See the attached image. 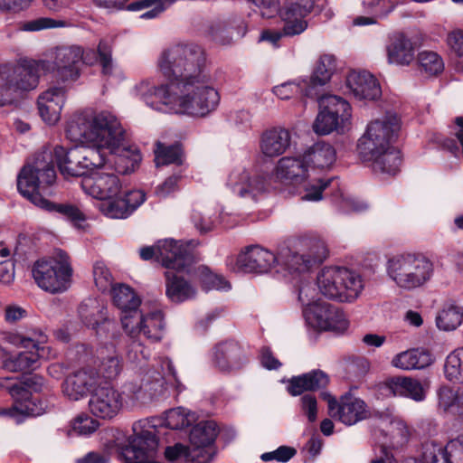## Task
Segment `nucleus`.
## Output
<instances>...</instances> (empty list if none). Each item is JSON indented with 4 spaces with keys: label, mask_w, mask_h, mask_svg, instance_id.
Returning <instances> with one entry per match:
<instances>
[{
    "label": "nucleus",
    "mask_w": 463,
    "mask_h": 463,
    "mask_svg": "<svg viewBox=\"0 0 463 463\" xmlns=\"http://www.w3.org/2000/svg\"><path fill=\"white\" fill-rule=\"evenodd\" d=\"M167 91L168 112L205 117L220 103V95L205 74L183 84H170Z\"/></svg>",
    "instance_id": "3"
},
{
    "label": "nucleus",
    "mask_w": 463,
    "mask_h": 463,
    "mask_svg": "<svg viewBox=\"0 0 463 463\" xmlns=\"http://www.w3.org/2000/svg\"><path fill=\"white\" fill-rule=\"evenodd\" d=\"M336 71V59L333 54H323L316 63L314 72L308 85L305 89V95L311 97L317 86L326 85Z\"/></svg>",
    "instance_id": "35"
},
{
    "label": "nucleus",
    "mask_w": 463,
    "mask_h": 463,
    "mask_svg": "<svg viewBox=\"0 0 463 463\" xmlns=\"http://www.w3.org/2000/svg\"><path fill=\"white\" fill-rule=\"evenodd\" d=\"M346 87L357 99L373 100L381 96L379 82L368 71H352L346 78Z\"/></svg>",
    "instance_id": "25"
},
{
    "label": "nucleus",
    "mask_w": 463,
    "mask_h": 463,
    "mask_svg": "<svg viewBox=\"0 0 463 463\" xmlns=\"http://www.w3.org/2000/svg\"><path fill=\"white\" fill-rule=\"evenodd\" d=\"M182 156V148L179 144L165 146L161 142H156V148L155 149L156 166L170 164L181 165L183 163Z\"/></svg>",
    "instance_id": "51"
},
{
    "label": "nucleus",
    "mask_w": 463,
    "mask_h": 463,
    "mask_svg": "<svg viewBox=\"0 0 463 463\" xmlns=\"http://www.w3.org/2000/svg\"><path fill=\"white\" fill-rule=\"evenodd\" d=\"M386 52L390 64L407 66L415 59L414 43L411 39L402 33H396L390 37Z\"/></svg>",
    "instance_id": "27"
},
{
    "label": "nucleus",
    "mask_w": 463,
    "mask_h": 463,
    "mask_svg": "<svg viewBox=\"0 0 463 463\" xmlns=\"http://www.w3.org/2000/svg\"><path fill=\"white\" fill-rule=\"evenodd\" d=\"M111 290L113 303L121 310V313L138 308L141 304L138 296L127 285L113 287Z\"/></svg>",
    "instance_id": "48"
},
{
    "label": "nucleus",
    "mask_w": 463,
    "mask_h": 463,
    "mask_svg": "<svg viewBox=\"0 0 463 463\" xmlns=\"http://www.w3.org/2000/svg\"><path fill=\"white\" fill-rule=\"evenodd\" d=\"M447 450L454 463H463V433L447 444Z\"/></svg>",
    "instance_id": "64"
},
{
    "label": "nucleus",
    "mask_w": 463,
    "mask_h": 463,
    "mask_svg": "<svg viewBox=\"0 0 463 463\" xmlns=\"http://www.w3.org/2000/svg\"><path fill=\"white\" fill-rule=\"evenodd\" d=\"M71 272L68 256L61 250L55 258L36 261L33 268V276L37 285L51 293L65 291L69 287Z\"/></svg>",
    "instance_id": "10"
},
{
    "label": "nucleus",
    "mask_w": 463,
    "mask_h": 463,
    "mask_svg": "<svg viewBox=\"0 0 463 463\" xmlns=\"http://www.w3.org/2000/svg\"><path fill=\"white\" fill-rule=\"evenodd\" d=\"M109 151L110 156L106 158V163L112 164L119 174L126 175L133 172L141 161L139 151L136 147L126 146L124 142L120 148Z\"/></svg>",
    "instance_id": "36"
},
{
    "label": "nucleus",
    "mask_w": 463,
    "mask_h": 463,
    "mask_svg": "<svg viewBox=\"0 0 463 463\" xmlns=\"http://www.w3.org/2000/svg\"><path fill=\"white\" fill-rule=\"evenodd\" d=\"M66 100V90L52 86L43 92L37 100L42 119L48 125H55L61 118V112Z\"/></svg>",
    "instance_id": "22"
},
{
    "label": "nucleus",
    "mask_w": 463,
    "mask_h": 463,
    "mask_svg": "<svg viewBox=\"0 0 463 463\" xmlns=\"http://www.w3.org/2000/svg\"><path fill=\"white\" fill-rule=\"evenodd\" d=\"M204 63L203 49L192 43L172 45L157 60L158 70L169 80V84H183L204 75Z\"/></svg>",
    "instance_id": "4"
},
{
    "label": "nucleus",
    "mask_w": 463,
    "mask_h": 463,
    "mask_svg": "<svg viewBox=\"0 0 463 463\" xmlns=\"http://www.w3.org/2000/svg\"><path fill=\"white\" fill-rule=\"evenodd\" d=\"M75 147L77 153L74 154L73 159H79L80 166L82 168V178L89 175V172H93V169L106 165L104 150L99 146H75Z\"/></svg>",
    "instance_id": "39"
},
{
    "label": "nucleus",
    "mask_w": 463,
    "mask_h": 463,
    "mask_svg": "<svg viewBox=\"0 0 463 463\" xmlns=\"http://www.w3.org/2000/svg\"><path fill=\"white\" fill-rule=\"evenodd\" d=\"M82 60V49L80 46H62L56 48L51 71L63 82L75 81L80 77Z\"/></svg>",
    "instance_id": "16"
},
{
    "label": "nucleus",
    "mask_w": 463,
    "mask_h": 463,
    "mask_svg": "<svg viewBox=\"0 0 463 463\" xmlns=\"http://www.w3.org/2000/svg\"><path fill=\"white\" fill-rule=\"evenodd\" d=\"M150 355L149 350L137 338H130L127 345L126 356L130 363L141 364Z\"/></svg>",
    "instance_id": "59"
},
{
    "label": "nucleus",
    "mask_w": 463,
    "mask_h": 463,
    "mask_svg": "<svg viewBox=\"0 0 463 463\" xmlns=\"http://www.w3.org/2000/svg\"><path fill=\"white\" fill-rule=\"evenodd\" d=\"M278 260L270 250L251 245L239 254L236 264L242 272L263 274L269 272Z\"/></svg>",
    "instance_id": "20"
},
{
    "label": "nucleus",
    "mask_w": 463,
    "mask_h": 463,
    "mask_svg": "<svg viewBox=\"0 0 463 463\" xmlns=\"http://www.w3.org/2000/svg\"><path fill=\"white\" fill-rule=\"evenodd\" d=\"M56 180V172L51 161V155L43 153L33 163L24 165L17 177L20 194L34 205L48 212H54L71 222L85 220L83 213L75 205L54 203L42 194Z\"/></svg>",
    "instance_id": "1"
},
{
    "label": "nucleus",
    "mask_w": 463,
    "mask_h": 463,
    "mask_svg": "<svg viewBox=\"0 0 463 463\" xmlns=\"http://www.w3.org/2000/svg\"><path fill=\"white\" fill-rule=\"evenodd\" d=\"M298 247L308 257L312 266L321 263L327 257L326 245L318 237L304 236L299 239Z\"/></svg>",
    "instance_id": "46"
},
{
    "label": "nucleus",
    "mask_w": 463,
    "mask_h": 463,
    "mask_svg": "<svg viewBox=\"0 0 463 463\" xmlns=\"http://www.w3.org/2000/svg\"><path fill=\"white\" fill-rule=\"evenodd\" d=\"M193 269L191 264L189 272L168 269L165 271V295L175 303H182L193 299L196 296L195 287L186 279L181 272L190 274Z\"/></svg>",
    "instance_id": "24"
},
{
    "label": "nucleus",
    "mask_w": 463,
    "mask_h": 463,
    "mask_svg": "<svg viewBox=\"0 0 463 463\" xmlns=\"http://www.w3.org/2000/svg\"><path fill=\"white\" fill-rule=\"evenodd\" d=\"M43 378L38 374L25 376L23 382L11 378L0 379V388L6 389L14 400L13 405L3 410L0 414L6 415L19 422L24 416L36 415L34 404L31 400L32 392H41Z\"/></svg>",
    "instance_id": "9"
},
{
    "label": "nucleus",
    "mask_w": 463,
    "mask_h": 463,
    "mask_svg": "<svg viewBox=\"0 0 463 463\" xmlns=\"http://www.w3.org/2000/svg\"><path fill=\"white\" fill-rule=\"evenodd\" d=\"M307 324L318 330L343 333L347 330L349 321L337 307L325 301H316L303 310Z\"/></svg>",
    "instance_id": "12"
},
{
    "label": "nucleus",
    "mask_w": 463,
    "mask_h": 463,
    "mask_svg": "<svg viewBox=\"0 0 463 463\" xmlns=\"http://www.w3.org/2000/svg\"><path fill=\"white\" fill-rule=\"evenodd\" d=\"M400 130V119L395 114L388 113L371 121L365 133L360 137L357 150L361 158H372L379 151L392 146Z\"/></svg>",
    "instance_id": "8"
},
{
    "label": "nucleus",
    "mask_w": 463,
    "mask_h": 463,
    "mask_svg": "<svg viewBox=\"0 0 463 463\" xmlns=\"http://www.w3.org/2000/svg\"><path fill=\"white\" fill-rule=\"evenodd\" d=\"M82 322L88 326H96L106 318V307L103 301L95 298L84 299L78 309Z\"/></svg>",
    "instance_id": "42"
},
{
    "label": "nucleus",
    "mask_w": 463,
    "mask_h": 463,
    "mask_svg": "<svg viewBox=\"0 0 463 463\" xmlns=\"http://www.w3.org/2000/svg\"><path fill=\"white\" fill-rule=\"evenodd\" d=\"M320 397L327 402L330 417L345 425H354L369 416L365 402L359 398L345 395L337 401L326 392H322Z\"/></svg>",
    "instance_id": "14"
},
{
    "label": "nucleus",
    "mask_w": 463,
    "mask_h": 463,
    "mask_svg": "<svg viewBox=\"0 0 463 463\" xmlns=\"http://www.w3.org/2000/svg\"><path fill=\"white\" fill-rule=\"evenodd\" d=\"M145 317L146 315L138 308L121 313L122 327L129 338H137L139 334H142L141 326H143Z\"/></svg>",
    "instance_id": "54"
},
{
    "label": "nucleus",
    "mask_w": 463,
    "mask_h": 463,
    "mask_svg": "<svg viewBox=\"0 0 463 463\" xmlns=\"http://www.w3.org/2000/svg\"><path fill=\"white\" fill-rule=\"evenodd\" d=\"M291 135L282 128H273L263 132L260 137V150L264 156L275 157L284 154L289 147Z\"/></svg>",
    "instance_id": "29"
},
{
    "label": "nucleus",
    "mask_w": 463,
    "mask_h": 463,
    "mask_svg": "<svg viewBox=\"0 0 463 463\" xmlns=\"http://www.w3.org/2000/svg\"><path fill=\"white\" fill-rule=\"evenodd\" d=\"M307 166L302 157L285 156L279 160L275 177L282 183L300 182L305 179Z\"/></svg>",
    "instance_id": "32"
},
{
    "label": "nucleus",
    "mask_w": 463,
    "mask_h": 463,
    "mask_svg": "<svg viewBox=\"0 0 463 463\" xmlns=\"http://www.w3.org/2000/svg\"><path fill=\"white\" fill-rule=\"evenodd\" d=\"M199 245V241L190 240L185 242L166 239L159 241L156 246L140 249V257L144 260L156 258V260L167 269L189 272L194 258L192 249Z\"/></svg>",
    "instance_id": "7"
},
{
    "label": "nucleus",
    "mask_w": 463,
    "mask_h": 463,
    "mask_svg": "<svg viewBox=\"0 0 463 463\" xmlns=\"http://www.w3.org/2000/svg\"><path fill=\"white\" fill-rule=\"evenodd\" d=\"M422 457L426 463H454L448 453L447 447L443 449L432 443L424 447Z\"/></svg>",
    "instance_id": "60"
},
{
    "label": "nucleus",
    "mask_w": 463,
    "mask_h": 463,
    "mask_svg": "<svg viewBox=\"0 0 463 463\" xmlns=\"http://www.w3.org/2000/svg\"><path fill=\"white\" fill-rule=\"evenodd\" d=\"M384 388L393 396L410 398L422 402L426 397V387L420 380L410 376H394L384 382Z\"/></svg>",
    "instance_id": "28"
},
{
    "label": "nucleus",
    "mask_w": 463,
    "mask_h": 463,
    "mask_svg": "<svg viewBox=\"0 0 463 463\" xmlns=\"http://www.w3.org/2000/svg\"><path fill=\"white\" fill-rule=\"evenodd\" d=\"M315 0H283L279 16L284 23L286 36L302 33L307 27L305 17L311 13Z\"/></svg>",
    "instance_id": "17"
},
{
    "label": "nucleus",
    "mask_w": 463,
    "mask_h": 463,
    "mask_svg": "<svg viewBox=\"0 0 463 463\" xmlns=\"http://www.w3.org/2000/svg\"><path fill=\"white\" fill-rule=\"evenodd\" d=\"M226 185L232 193L243 199L256 201L266 191V181L262 176L250 175L244 168L233 169L227 179Z\"/></svg>",
    "instance_id": "19"
},
{
    "label": "nucleus",
    "mask_w": 463,
    "mask_h": 463,
    "mask_svg": "<svg viewBox=\"0 0 463 463\" xmlns=\"http://www.w3.org/2000/svg\"><path fill=\"white\" fill-rule=\"evenodd\" d=\"M93 279L96 287L102 292L112 289L113 277L109 268L102 261L93 265Z\"/></svg>",
    "instance_id": "57"
},
{
    "label": "nucleus",
    "mask_w": 463,
    "mask_h": 463,
    "mask_svg": "<svg viewBox=\"0 0 463 463\" xmlns=\"http://www.w3.org/2000/svg\"><path fill=\"white\" fill-rule=\"evenodd\" d=\"M213 362L220 370L231 372L241 368L247 359L237 342L227 340L214 346Z\"/></svg>",
    "instance_id": "23"
},
{
    "label": "nucleus",
    "mask_w": 463,
    "mask_h": 463,
    "mask_svg": "<svg viewBox=\"0 0 463 463\" xmlns=\"http://www.w3.org/2000/svg\"><path fill=\"white\" fill-rule=\"evenodd\" d=\"M51 71L48 61L25 60L14 68L8 78L10 83L19 90H30L36 88L41 74Z\"/></svg>",
    "instance_id": "21"
},
{
    "label": "nucleus",
    "mask_w": 463,
    "mask_h": 463,
    "mask_svg": "<svg viewBox=\"0 0 463 463\" xmlns=\"http://www.w3.org/2000/svg\"><path fill=\"white\" fill-rule=\"evenodd\" d=\"M364 161L371 162L374 172L394 175L398 173L402 158L400 151L393 146L384 151H379L372 158H362Z\"/></svg>",
    "instance_id": "38"
},
{
    "label": "nucleus",
    "mask_w": 463,
    "mask_h": 463,
    "mask_svg": "<svg viewBox=\"0 0 463 463\" xmlns=\"http://www.w3.org/2000/svg\"><path fill=\"white\" fill-rule=\"evenodd\" d=\"M320 111L313 125L317 134L344 132L351 118V108L341 97L324 95L318 99Z\"/></svg>",
    "instance_id": "11"
},
{
    "label": "nucleus",
    "mask_w": 463,
    "mask_h": 463,
    "mask_svg": "<svg viewBox=\"0 0 463 463\" xmlns=\"http://www.w3.org/2000/svg\"><path fill=\"white\" fill-rule=\"evenodd\" d=\"M218 434L217 425L213 420L197 423L191 430V448L186 454V463H208L213 454V447Z\"/></svg>",
    "instance_id": "13"
},
{
    "label": "nucleus",
    "mask_w": 463,
    "mask_h": 463,
    "mask_svg": "<svg viewBox=\"0 0 463 463\" xmlns=\"http://www.w3.org/2000/svg\"><path fill=\"white\" fill-rule=\"evenodd\" d=\"M307 168H326L335 160V150L325 142H317L310 146L303 155Z\"/></svg>",
    "instance_id": "40"
},
{
    "label": "nucleus",
    "mask_w": 463,
    "mask_h": 463,
    "mask_svg": "<svg viewBox=\"0 0 463 463\" xmlns=\"http://www.w3.org/2000/svg\"><path fill=\"white\" fill-rule=\"evenodd\" d=\"M165 323L161 311L156 310L146 314L141 331L144 336L153 342L160 341L164 335Z\"/></svg>",
    "instance_id": "49"
},
{
    "label": "nucleus",
    "mask_w": 463,
    "mask_h": 463,
    "mask_svg": "<svg viewBox=\"0 0 463 463\" xmlns=\"http://www.w3.org/2000/svg\"><path fill=\"white\" fill-rule=\"evenodd\" d=\"M45 356V351H24L17 354H10L8 353L7 363L5 364V369L10 372H21L25 370L34 369L40 358Z\"/></svg>",
    "instance_id": "44"
},
{
    "label": "nucleus",
    "mask_w": 463,
    "mask_h": 463,
    "mask_svg": "<svg viewBox=\"0 0 463 463\" xmlns=\"http://www.w3.org/2000/svg\"><path fill=\"white\" fill-rule=\"evenodd\" d=\"M124 405V397L111 386H99L93 390L89 401L90 412L100 419L110 420L117 416Z\"/></svg>",
    "instance_id": "18"
},
{
    "label": "nucleus",
    "mask_w": 463,
    "mask_h": 463,
    "mask_svg": "<svg viewBox=\"0 0 463 463\" xmlns=\"http://www.w3.org/2000/svg\"><path fill=\"white\" fill-rule=\"evenodd\" d=\"M329 376L324 371L313 370L292 377L288 381V391L291 395L297 396L304 392L322 390L329 384Z\"/></svg>",
    "instance_id": "30"
},
{
    "label": "nucleus",
    "mask_w": 463,
    "mask_h": 463,
    "mask_svg": "<svg viewBox=\"0 0 463 463\" xmlns=\"http://www.w3.org/2000/svg\"><path fill=\"white\" fill-rule=\"evenodd\" d=\"M121 394L122 396L125 395L131 402L132 405L136 402H146L148 400L143 381L140 384L135 383L126 384L125 390Z\"/></svg>",
    "instance_id": "63"
},
{
    "label": "nucleus",
    "mask_w": 463,
    "mask_h": 463,
    "mask_svg": "<svg viewBox=\"0 0 463 463\" xmlns=\"http://www.w3.org/2000/svg\"><path fill=\"white\" fill-rule=\"evenodd\" d=\"M82 190L98 200H109L118 195L122 184L113 172L96 170L85 175L80 182Z\"/></svg>",
    "instance_id": "15"
},
{
    "label": "nucleus",
    "mask_w": 463,
    "mask_h": 463,
    "mask_svg": "<svg viewBox=\"0 0 463 463\" xmlns=\"http://www.w3.org/2000/svg\"><path fill=\"white\" fill-rule=\"evenodd\" d=\"M98 58L102 67V73L105 75L111 74L113 70L111 46L104 40L99 42L97 52L93 50H88L86 52L82 50L81 63L91 65L98 61Z\"/></svg>",
    "instance_id": "47"
},
{
    "label": "nucleus",
    "mask_w": 463,
    "mask_h": 463,
    "mask_svg": "<svg viewBox=\"0 0 463 463\" xmlns=\"http://www.w3.org/2000/svg\"><path fill=\"white\" fill-rule=\"evenodd\" d=\"M196 420L195 414L191 411L177 407L165 413V425L172 430H181L190 426Z\"/></svg>",
    "instance_id": "53"
},
{
    "label": "nucleus",
    "mask_w": 463,
    "mask_h": 463,
    "mask_svg": "<svg viewBox=\"0 0 463 463\" xmlns=\"http://www.w3.org/2000/svg\"><path fill=\"white\" fill-rule=\"evenodd\" d=\"M317 281L322 295L339 302L356 299L364 288L361 276L345 268L326 267Z\"/></svg>",
    "instance_id": "6"
},
{
    "label": "nucleus",
    "mask_w": 463,
    "mask_h": 463,
    "mask_svg": "<svg viewBox=\"0 0 463 463\" xmlns=\"http://www.w3.org/2000/svg\"><path fill=\"white\" fill-rule=\"evenodd\" d=\"M445 377L455 383H463V347L452 351L444 364Z\"/></svg>",
    "instance_id": "52"
},
{
    "label": "nucleus",
    "mask_w": 463,
    "mask_h": 463,
    "mask_svg": "<svg viewBox=\"0 0 463 463\" xmlns=\"http://www.w3.org/2000/svg\"><path fill=\"white\" fill-rule=\"evenodd\" d=\"M99 209L106 216L113 219L127 218L130 215L128 203H125L121 193L112 199L104 200Z\"/></svg>",
    "instance_id": "55"
},
{
    "label": "nucleus",
    "mask_w": 463,
    "mask_h": 463,
    "mask_svg": "<svg viewBox=\"0 0 463 463\" xmlns=\"http://www.w3.org/2000/svg\"><path fill=\"white\" fill-rule=\"evenodd\" d=\"M332 180L328 179L324 181L318 179L313 184H309L306 186L302 200L305 201H319L322 199L323 191L331 184Z\"/></svg>",
    "instance_id": "62"
},
{
    "label": "nucleus",
    "mask_w": 463,
    "mask_h": 463,
    "mask_svg": "<svg viewBox=\"0 0 463 463\" xmlns=\"http://www.w3.org/2000/svg\"><path fill=\"white\" fill-rule=\"evenodd\" d=\"M462 320V307L452 302H449L446 303L438 312L436 317V325L440 330L452 331L461 325Z\"/></svg>",
    "instance_id": "45"
},
{
    "label": "nucleus",
    "mask_w": 463,
    "mask_h": 463,
    "mask_svg": "<svg viewBox=\"0 0 463 463\" xmlns=\"http://www.w3.org/2000/svg\"><path fill=\"white\" fill-rule=\"evenodd\" d=\"M98 358L99 360V371L104 378L112 380L119 374L122 365L112 344L99 347Z\"/></svg>",
    "instance_id": "41"
},
{
    "label": "nucleus",
    "mask_w": 463,
    "mask_h": 463,
    "mask_svg": "<svg viewBox=\"0 0 463 463\" xmlns=\"http://www.w3.org/2000/svg\"><path fill=\"white\" fill-rule=\"evenodd\" d=\"M44 153H48V151H44ZM75 153H77L75 146L71 147L68 150L62 146H56L53 150V155L51 152H49V154L51 155L52 165H53V157L61 174L65 177L82 176V168L81 166H80L79 159H73V156ZM41 155L42 153L36 155L35 158L32 163H33L36 160L37 156ZM52 166L54 167V165Z\"/></svg>",
    "instance_id": "37"
},
{
    "label": "nucleus",
    "mask_w": 463,
    "mask_h": 463,
    "mask_svg": "<svg viewBox=\"0 0 463 463\" xmlns=\"http://www.w3.org/2000/svg\"><path fill=\"white\" fill-rule=\"evenodd\" d=\"M66 23L62 20H55L50 17H39L24 24L23 29L28 32H36L50 28H58L65 26Z\"/></svg>",
    "instance_id": "61"
},
{
    "label": "nucleus",
    "mask_w": 463,
    "mask_h": 463,
    "mask_svg": "<svg viewBox=\"0 0 463 463\" xmlns=\"http://www.w3.org/2000/svg\"><path fill=\"white\" fill-rule=\"evenodd\" d=\"M418 62L422 71L429 75H437L444 70V62L440 56L430 51H423L418 55Z\"/></svg>",
    "instance_id": "56"
},
{
    "label": "nucleus",
    "mask_w": 463,
    "mask_h": 463,
    "mask_svg": "<svg viewBox=\"0 0 463 463\" xmlns=\"http://www.w3.org/2000/svg\"><path fill=\"white\" fill-rule=\"evenodd\" d=\"M176 0H137L129 4L127 7L129 11H140L146 8L152 7L140 15L142 19H154L162 14L168 6H170Z\"/></svg>",
    "instance_id": "50"
},
{
    "label": "nucleus",
    "mask_w": 463,
    "mask_h": 463,
    "mask_svg": "<svg viewBox=\"0 0 463 463\" xmlns=\"http://www.w3.org/2000/svg\"><path fill=\"white\" fill-rule=\"evenodd\" d=\"M308 260V257L298 249V251L289 252L285 256L283 263L289 272L301 273L307 271L312 267Z\"/></svg>",
    "instance_id": "58"
},
{
    "label": "nucleus",
    "mask_w": 463,
    "mask_h": 463,
    "mask_svg": "<svg viewBox=\"0 0 463 463\" xmlns=\"http://www.w3.org/2000/svg\"><path fill=\"white\" fill-rule=\"evenodd\" d=\"M170 90V84L156 87L149 80H141L134 87L135 94L143 99L149 107L163 112H168L165 98L168 96L167 90Z\"/></svg>",
    "instance_id": "31"
},
{
    "label": "nucleus",
    "mask_w": 463,
    "mask_h": 463,
    "mask_svg": "<svg viewBox=\"0 0 463 463\" xmlns=\"http://www.w3.org/2000/svg\"><path fill=\"white\" fill-rule=\"evenodd\" d=\"M66 134L73 142H91L100 148L117 150L125 141V130L109 111L80 113L68 123Z\"/></svg>",
    "instance_id": "2"
},
{
    "label": "nucleus",
    "mask_w": 463,
    "mask_h": 463,
    "mask_svg": "<svg viewBox=\"0 0 463 463\" xmlns=\"http://www.w3.org/2000/svg\"><path fill=\"white\" fill-rule=\"evenodd\" d=\"M387 276L405 290L426 285L434 274L433 262L423 254L402 253L392 256L386 262Z\"/></svg>",
    "instance_id": "5"
},
{
    "label": "nucleus",
    "mask_w": 463,
    "mask_h": 463,
    "mask_svg": "<svg viewBox=\"0 0 463 463\" xmlns=\"http://www.w3.org/2000/svg\"><path fill=\"white\" fill-rule=\"evenodd\" d=\"M5 341L19 347H33L38 351L44 352L48 347L42 346L46 343L47 335L40 328H23L15 332L5 334Z\"/></svg>",
    "instance_id": "33"
},
{
    "label": "nucleus",
    "mask_w": 463,
    "mask_h": 463,
    "mask_svg": "<svg viewBox=\"0 0 463 463\" xmlns=\"http://www.w3.org/2000/svg\"><path fill=\"white\" fill-rule=\"evenodd\" d=\"M97 383L95 373L80 370L68 375L62 383V392L71 401H79L86 397Z\"/></svg>",
    "instance_id": "26"
},
{
    "label": "nucleus",
    "mask_w": 463,
    "mask_h": 463,
    "mask_svg": "<svg viewBox=\"0 0 463 463\" xmlns=\"http://www.w3.org/2000/svg\"><path fill=\"white\" fill-rule=\"evenodd\" d=\"M433 363L430 352L424 348H413L397 354L392 360V365L401 370L422 369Z\"/></svg>",
    "instance_id": "34"
},
{
    "label": "nucleus",
    "mask_w": 463,
    "mask_h": 463,
    "mask_svg": "<svg viewBox=\"0 0 463 463\" xmlns=\"http://www.w3.org/2000/svg\"><path fill=\"white\" fill-rule=\"evenodd\" d=\"M437 399L439 410L463 416V391L458 393L450 386L441 385L437 390Z\"/></svg>",
    "instance_id": "43"
}]
</instances>
